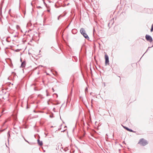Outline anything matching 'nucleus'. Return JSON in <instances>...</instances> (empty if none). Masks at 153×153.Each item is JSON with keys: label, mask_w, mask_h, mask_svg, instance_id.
Wrapping results in <instances>:
<instances>
[{"label": "nucleus", "mask_w": 153, "mask_h": 153, "mask_svg": "<svg viewBox=\"0 0 153 153\" xmlns=\"http://www.w3.org/2000/svg\"><path fill=\"white\" fill-rule=\"evenodd\" d=\"M80 32L83 35L84 37H85L86 39L89 38L88 35L86 33L85 31L83 28H81L80 30Z\"/></svg>", "instance_id": "nucleus-1"}, {"label": "nucleus", "mask_w": 153, "mask_h": 153, "mask_svg": "<svg viewBox=\"0 0 153 153\" xmlns=\"http://www.w3.org/2000/svg\"><path fill=\"white\" fill-rule=\"evenodd\" d=\"M139 143L143 146H144L147 144L148 143L147 141L143 139H142L140 140Z\"/></svg>", "instance_id": "nucleus-2"}, {"label": "nucleus", "mask_w": 153, "mask_h": 153, "mask_svg": "<svg viewBox=\"0 0 153 153\" xmlns=\"http://www.w3.org/2000/svg\"><path fill=\"white\" fill-rule=\"evenodd\" d=\"M146 39L147 41L151 42H152L153 40L151 36L148 35H146Z\"/></svg>", "instance_id": "nucleus-3"}, {"label": "nucleus", "mask_w": 153, "mask_h": 153, "mask_svg": "<svg viewBox=\"0 0 153 153\" xmlns=\"http://www.w3.org/2000/svg\"><path fill=\"white\" fill-rule=\"evenodd\" d=\"M105 64L106 65L109 62L108 57V56L106 54L105 55Z\"/></svg>", "instance_id": "nucleus-4"}, {"label": "nucleus", "mask_w": 153, "mask_h": 153, "mask_svg": "<svg viewBox=\"0 0 153 153\" xmlns=\"http://www.w3.org/2000/svg\"><path fill=\"white\" fill-rule=\"evenodd\" d=\"M38 143L40 146H42V141H40L39 140H37Z\"/></svg>", "instance_id": "nucleus-5"}, {"label": "nucleus", "mask_w": 153, "mask_h": 153, "mask_svg": "<svg viewBox=\"0 0 153 153\" xmlns=\"http://www.w3.org/2000/svg\"><path fill=\"white\" fill-rule=\"evenodd\" d=\"M124 128L126 129L128 131H131V132H133V130L131 129H129V128H128L127 127H124Z\"/></svg>", "instance_id": "nucleus-6"}, {"label": "nucleus", "mask_w": 153, "mask_h": 153, "mask_svg": "<svg viewBox=\"0 0 153 153\" xmlns=\"http://www.w3.org/2000/svg\"><path fill=\"white\" fill-rule=\"evenodd\" d=\"M25 62H23L22 63L21 65V67L22 68L24 67H25Z\"/></svg>", "instance_id": "nucleus-7"}, {"label": "nucleus", "mask_w": 153, "mask_h": 153, "mask_svg": "<svg viewBox=\"0 0 153 153\" xmlns=\"http://www.w3.org/2000/svg\"><path fill=\"white\" fill-rule=\"evenodd\" d=\"M10 37H7L6 39V41L7 42H10V40H9V39L10 38Z\"/></svg>", "instance_id": "nucleus-8"}, {"label": "nucleus", "mask_w": 153, "mask_h": 153, "mask_svg": "<svg viewBox=\"0 0 153 153\" xmlns=\"http://www.w3.org/2000/svg\"><path fill=\"white\" fill-rule=\"evenodd\" d=\"M16 28H17V29H19V25H17L16 26Z\"/></svg>", "instance_id": "nucleus-9"}, {"label": "nucleus", "mask_w": 153, "mask_h": 153, "mask_svg": "<svg viewBox=\"0 0 153 153\" xmlns=\"http://www.w3.org/2000/svg\"><path fill=\"white\" fill-rule=\"evenodd\" d=\"M2 4H1V11H2Z\"/></svg>", "instance_id": "nucleus-10"}, {"label": "nucleus", "mask_w": 153, "mask_h": 153, "mask_svg": "<svg viewBox=\"0 0 153 153\" xmlns=\"http://www.w3.org/2000/svg\"><path fill=\"white\" fill-rule=\"evenodd\" d=\"M153 31V28L151 27V32H152Z\"/></svg>", "instance_id": "nucleus-11"}, {"label": "nucleus", "mask_w": 153, "mask_h": 153, "mask_svg": "<svg viewBox=\"0 0 153 153\" xmlns=\"http://www.w3.org/2000/svg\"><path fill=\"white\" fill-rule=\"evenodd\" d=\"M60 16H59L58 17V20H59V17H60Z\"/></svg>", "instance_id": "nucleus-12"}, {"label": "nucleus", "mask_w": 153, "mask_h": 153, "mask_svg": "<svg viewBox=\"0 0 153 153\" xmlns=\"http://www.w3.org/2000/svg\"><path fill=\"white\" fill-rule=\"evenodd\" d=\"M87 90V88H85V92Z\"/></svg>", "instance_id": "nucleus-13"}, {"label": "nucleus", "mask_w": 153, "mask_h": 153, "mask_svg": "<svg viewBox=\"0 0 153 153\" xmlns=\"http://www.w3.org/2000/svg\"><path fill=\"white\" fill-rule=\"evenodd\" d=\"M25 139V141L26 142H27V143H29L27 141V140H26L25 139Z\"/></svg>", "instance_id": "nucleus-14"}, {"label": "nucleus", "mask_w": 153, "mask_h": 153, "mask_svg": "<svg viewBox=\"0 0 153 153\" xmlns=\"http://www.w3.org/2000/svg\"><path fill=\"white\" fill-rule=\"evenodd\" d=\"M151 27L153 28V24L151 26Z\"/></svg>", "instance_id": "nucleus-15"}, {"label": "nucleus", "mask_w": 153, "mask_h": 153, "mask_svg": "<svg viewBox=\"0 0 153 153\" xmlns=\"http://www.w3.org/2000/svg\"><path fill=\"white\" fill-rule=\"evenodd\" d=\"M13 36L14 37H16V35H15V36Z\"/></svg>", "instance_id": "nucleus-16"}, {"label": "nucleus", "mask_w": 153, "mask_h": 153, "mask_svg": "<svg viewBox=\"0 0 153 153\" xmlns=\"http://www.w3.org/2000/svg\"><path fill=\"white\" fill-rule=\"evenodd\" d=\"M52 89H53V88H52Z\"/></svg>", "instance_id": "nucleus-17"}, {"label": "nucleus", "mask_w": 153, "mask_h": 153, "mask_svg": "<svg viewBox=\"0 0 153 153\" xmlns=\"http://www.w3.org/2000/svg\"><path fill=\"white\" fill-rule=\"evenodd\" d=\"M48 12H49V10H48Z\"/></svg>", "instance_id": "nucleus-18"}]
</instances>
